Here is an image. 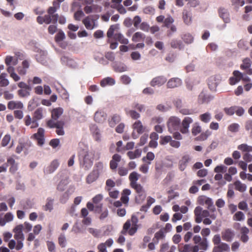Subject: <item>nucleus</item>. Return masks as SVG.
I'll list each match as a JSON object with an SVG mask.
<instances>
[{
    "instance_id": "nucleus-31",
    "label": "nucleus",
    "mask_w": 252,
    "mask_h": 252,
    "mask_svg": "<svg viewBox=\"0 0 252 252\" xmlns=\"http://www.w3.org/2000/svg\"><path fill=\"white\" fill-rule=\"evenodd\" d=\"M140 175L135 171L131 172L129 175V180L130 185L137 183V181L139 179Z\"/></svg>"
},
{
    "instance_id": "nucleus-52",
    "label": "nucleus",
    "mask_w": 252,
    "mask_h": 252,
    "mask_svg": "<svg viewBox=\"0 0 252 252\" xmlns=\"http://www.w3.org/2000/svg\"><path fill=\"white\" fill-rule=\"evenodd\" d=\"M245 219V215L241 211L236 212L233 216V220L237 221H242Z\"/></svg>"
},
{
    "instance_id": "nucleus-34",
    "label": "nucleus",
    "mask_w": 252,
    "mask_h": 252,
    "mask_svg": "<svg viewBox=\"0 0 252 252\" xmlns=\"http://www.w3.org/2000/svg\"><path fill=\"white\" fill-rule=\"evenodd\" d=\"M164 237L165 234L163 230L162 229H160L158 231L155 233L153 241L156 244H157L158 243L159 240L163 239L164 238Z\"/></svg>"
},
{
    "instance_id": "nucleus-45",
    "label": "nucleus",
    "mask_w": 252,
    "mask_h": 252,
    "mask_svg": "<svg viewBox=\"0 0 252 252\" xmlns=\"http://www.w3.org/2000/svg\"><path fill=\"white\" fill-rule=\"evenodd\" d=\"M240 126L237 123H232L228 126V130L232 133H236L239 131Z\"/></svg>"
},
{
    "instance_id": "nucleus-61",
    "label": "nucleus",
    "mask_w": 252,
    "mask_h": 252,
    "mask_svg": "<svg viewBox=\"0 0 252 252\" xmlns=\"http://www.w3.org/2000/svg\"><path fill=\"white\" fill-rule=\"evenodd\" d=\"M155 155L153 153L149 152H148L146 157H144L142 158V160L144 162H147L146 160H148L149 161H150L154 160L155 158Z\"/></svg>"
},
{
    "instance_id": "nucleus-44",
    "label": "nucleus",
    "mask_w": 252,
    "mask_h": 252,
    "mask_svg": "<svg viewBox=\"0 0 252 252\" xmlns=\"http://www.w3.org/2000/svg\"><path fill=\"white\" fill-rule=\"evenodd\" d=\"M191 249V246L189 244H180L178 247L179 252H190Z\"/></svg>"
},
{
    "instance_id": "nucleus-63",
    "label": "nucleus",
    "mask_w": 252,
    "mask_h": 252,
    "mask_svg": "<svg viewBox=\"0 0 252 252\" xmlns=\"http://www.w3.org/2000/svg\"><path fill=\"white\" fill-rule=\"evenodd\" d=\"M46 244L48 250L50 252H56V246L53 242L48 241Z\"/></svg>"
},
{
    "instance_id": "nucleus-13",
    "label": "nucleus",
    "mask_w": 252,
    "mask_h": 252,
    "mask_svg": "<svg viewBox=\"0 0 252 252\" xmlns=\"http://www.w3.org/2000/svg\"><path fill=\"white\" fill-rule=\"evenodd\" d=\"M121 160V156L118 154H115L112 156V159L110 161V168L112 170H116L118 163Z\"/></svg>"
},
{
    "instance_id": "nucleus-46",
    "label": "nucleus",
    "mask_w": 252,
    "mask_h": 252,
    "mask_svg": "<svg viewBox=\"0 0 252 252\" xmlns=\"http://www.w3.org/2000/svg\"><path fill=\"white\" fill-rule=\"evenodd\" d=\"M201 131V127L199 125V124L197 123H195L193 124L192 129H191V133L193 135L196 136Z\"/></svg>"
},
{
    "instance_id": "nucleus-43",
    "label": "nucleus",
    "mask_w": 252,
    "mask_h": 252,
    "mask_svg": "<svg viewBox=\"0 0 252 252\" xmlns=\"http://www.w3.org/2000/svg\"><path fill=\"white\" fill-rule=\"evenodd\" d=\"M7 74L5 73H2L0 75V86L5 87L9 84L8 80L5 78Z\"/></svg>"
},
{
    "instance_id": "nucleus-15",
    "label": "nucleus",
    "mask_w": 252,
    "mask_h": 252,
    "mask_svg": "<svg viewBox=\"0 0 252 252\" xmlns=\"http://www.w3.org/2000/svg\"><path fill=\"white\" fill-rule=\"evenodd\" d=\"M182 80L179 78H172L169 80L167 83L168 88H175L181 85Z\"/></svg>"
},
{
    "instance_id": "nucleus-9",
    "label": "nucleus",
    "mask_w": 252,
    "mask_h": 252,
    "mask_svg": "<svg viewBox=\"0 0 252 252\" xmlns=\"http://www.w3.org/2000/svg\"><path fill=\"white\" fill-rule=\"evenodd\" d=\"M130 186L132 188L134 189L136 193L138 194V196L136 197V199H137L138 197L139 198V199L142 201L145 199L146 194L143 187L140 184L136 183L130 185Z\"/></svg>"
},
{
    "instance_id": "nucleus-62",
    "label": "nucleus",
    "mask_w": 252,
    "mask_h": 252,
    "mask_svg": "<svg viewBox=\"0 0 252 252\" xmlns=\"http://www.w3.org/2000/svg\"><path fill=\"white\" fill-rule=\"evenodd\" d=\"M236 108H237V106H234L229 108H225L224 111L227 115L231 116L235 113Z\"/></svg>"
},
{
    "instance_id": "nucleus-47",
    "label": "nucleus",
    "mask_w": 252,
    "mask_h": 252,
    "mask_svg": "<svg viewBox=\"0 0 252 252\" xmlns=\"http://www.w3.org/2000/svg\"><path fill=\"white\" fill-rule=\"evenodd\" d=\"M53 199L51 198H48L47 199V202L43 206V209L44 211H51L53 209Z\"/></svg>"
},
{
    "instance_id": "nucleus-51",
    "label": "nucleus",
    "mask_w": 252,
    "mask_h": 252,
    "mask_svg": "<svg viewBox=\"0 0 252 252\" xmlns=\"http://www.w3.org/2000/svg\"><path fill=\"white\" fill-rule=\"evenodd\" d=\"M171 138V136L169 135L160 136L159 144L161 145H164L167 144L168 143H170Z\"/></svg>"
},
{
    "instance_id": "nucleus-55",
    "label": "nucleus",
    "mask_w": 252,
    "mask_h": 252,
    "mask_svg": "<svg viewBox=\"0 0 252 252\" xmlns=\"http://www.w3.org/2000/svg\"><path fill=\"white\" fill-rule=\"evenodd\" d=\"M170 45L171 47L173 48H178L181 49L182 42L180 40L174 39L171 41Z\"/></svg>"
},
{
    "instance_id": "nucleus-48",
    "label": "nucleus",
    "mask_w": 252,
    "mask_h": 252,
    "mask_svg": "<svg viewBox=\"0 0 252 252\" xmlns=\"http://www.w3.org/2000/svg\"><path fill=\"white\" fill-rule=\"evenodd\" d=\"M119 28V25L117 24L111 25L109 28L107 32V36L108 38H111L115 34H114V31Z\"/></svg>"
},
{
    "instance_id": "nucleus-17",
    "label": "nucleus",
    "mask_w": 252,
    "mask_h": 252,
    "mask_svg": "<svg viewBox=\"0 0 252 252\" xmlns=\"http://www.w3.org/2000/svg\"><path fill=\"white\" fill-rule=\"evenodd\" d=\"M213 98V96L206 94L204 92H202L198 96V101L200 104L208 103Z\"/></svg>"
},
{
    "instance_id": "nucleus-49",
    "label": "nucleus",
    "mask_w": 252,
    "mask_h": 252,
    "mask_svg": "<svg viewBox=\"0 0 252 252\" xmlns=\"http://www.w3.org/2000/svg\"><path fill=\"white\" fill-rule=\"evenodd\" d=\"M238 149L242 152H252V146L248 145L246 144H242L238 146Z\"/></svg>"
},
{
    "instance_id": "nucleus-14",
    "label": "nucleus",
    "mask_w": 252,
    "mask_h": 252,
    "mask_svg": "<svg viewBox=\"0 0 252 252\" xmlns=\"http://www.w3.org/2000/svg\"><path fill=\"white\" fill-rule=\"evenodd\" d=\"M113 244V240L109 238L105 243H101L97 246L98 252H107L106 247H111Z\"/></svg>"
},
{
    "instance_id": "nucleus-2",
    "label": "nucleus",
    "mask_w": 252,
    "mask_h": 252,
    "mask_svg": "<svg viewBox=\"0 0 252 252\" xmlns=\"http://www.w3.org/2000/svg\"><path fill=\"white\" fill-rule=\"evenodd\" d=\"M93 160V154L89 151L85 152L80 157V165L85 170H88L92 166Z\"/></svg>"
},
{
    "instance_id": "nucleus-25",
    "label": "nucleus",
    "mask_w": 252,
    "mask_h": 252,
    "mask_svg": "<svg viewBox=\"0 0 252 252\" xmlns=\"http://www.w3.org/2000/svg\"><path fill=\"white\" fill-rule=\"evenodd\" d=\"M190 158L189 155L183 156L182 159L179 161V169L183 171L186 168L187 163L189 161Z\"/></svg>"
},
{
    "instance_id": "nucleus-26",
    "label": "nucleus",
    "mask_w": 252,
    "mask_h": 252,
    "mask_svg": "<svg viewBox=\"0 0 252 252\" xmlns=\"http://www.w3.org/2000/svg\"><path fill=\"white\" fill-rule=\"evenodd\" d=\"M7 107L10 110L22 109L23 107V104L20 101H10L8 103Z\"/></svg>"
},
{
    "instance_id": "nucleus-22",
    "label": "nucleus",
    "mask_w": 252,
    "mask_h": 252,
    "mask_svg": "<svg viewBox=\"0 0 252 252\" xmlns=\"http://www.w3.org/2000/svg\"><path fill=\"white\" fill-rule=\"evenodd\" d=\"M99 174L96 171H92L86 177V183L90 184L95 181L99 177Z\"/></svg>"
},
{
    "instance_id": "nucleus-58",
    "label": "nucleus",
    "mask_w": 252,
    "mask_h": 252,
    "mask_svg": "<svg viewBox=\"0 0 252 252\" xmlns=\"http://www.w3.org/2000/svg\"><path fill=\"white\" fill-rule=\"evenodd\" d=\"M115 186V182L112 179H109L106 181V189L108 191H110L112 188Z\"/></svg>"
},
{
    "instance_id": "nucleus-10",
    "label": "nucleus",
    "mask_w": 252,
    "mask_h": 252,
    "mask_svg": "<svg viewBox=\"0 0 252 252\" xmlns=\"http://www.w3.org/2000/svg\"><path fill=\"white\" fill-rule=\"evenodd\" d=\"M252 62L249 58H246L242 61V63L240 65V68L242 70H247L246 73L249 75L252 74V68L250 67L252 65Z\"/></svg>"
},
{
    "instance_id": "nucleus-21",
    "label": "nucleus",
    "mask_w": 252,
    "mask_h": 252,
    "mask_svg": "<svg viewBox=\"0 0 252 252\" xmlns=\"http://www.w3.org/2000/svg\"><path fill=\"white\" fill-rule=\"evenodd\" d=\"M106 119V114L102 111H96L94 116V120L98 123L103 122Z\"/></svg>"
},
{
    "instance_id": "nucleus-3",
    "label": "nucleus",
    "mask_w": 252,
    "mask_h": 252,
    "mask_svg": "<svg viewBox=\"0 0 252 252\" xmlns=\"http://www.w3.org/2000/svg\"><path fill=\"white\" fill-rule=\"evenodd\" d=\"M59 8L60 4L57 1H53V6H50L47 10L48 14L45 15L43 16L45 24H49L52 23L51 15L56 13Z\"/></svg>"
},
{
    "instance_id": "nucleus-30",
    "label": "nucleus",
    "mask_w": 252,
    "mask_h": 252,
    "mask_svg": "<svg viewBox=\"0 0 252 252\" xmlns=\"http://www.w3.org/2000/svg\"><path fill=\"white\" fill-rule=\"evenodd\" d=\"M235 189L241 192H243L246 191L247 189V186L240 181H236L234 183Z\"/></svg>"
},
{
    "instance_id": "nucleus-16",
    "label": "nucleus",
    "mask_w": 252,
    "mask_h": 252,
    "mask_svg": "<svg viewBox=\"0 0 252 252\" xmlns=\"http://www.w3.org/2000/svg\"><path fill=\"white\" fill-rule=\"evenodd\" d=\"M229 251V246L226 243L221 242L213 248L212 252H228Z\"/></svg>"
},
{
    "instance_id": "nucleus-50",
    "label": "nucleus",
    "mask_w": 252,
    "mask_h": 252,
    "mask_svg": "<svg viewBox=\"0 0 252 252\" xmlns=\"http://www.w3.org/2000/svg\"><path fill=\"white\" fill-rule=\"evenodd\" d=\"M211 118V114L208 112L202 114L199 116V119L205 123H208L210 121Z\"/></svg>"
},
{
    "instance_id": "nucleus-24",
    "label": "nucleus",
    "mask_w": 252,
    "mask_h": 252,
    "mask_svg": "<svg viewBox=\"0 0 252 252\" xmlns=\"http://www.w3.org/2000/svg\"><path fill=\"white\" fill-rule=\"evenodd\" d=\"M219 13L220 16L223 19L225 23H227L229 22L230 18L227 9L224 8H220L219 10Z\"/></svg>"
},
{
    "instance_id": "nucleus-4",
    "label": "nucleus",
    "mask_w": 252,
    "mask_h": 252,
    "mask_svg": "<svg viewBox=\"0 0 252 252\" xmlns=\"http://www.w3.org/2000/svg\"><path fill=\"white\" fill-rule=\"evenodd\" d=\"M181 125L180 119L176 117H171L167 123V127L170 132L172 133L175 130L180 129Z\"/></svg>"
},
{
    "instance_id": "nucleus-7",
    "label": "nucleus",
    "mask_w": 252,
    "mask_h": 252,
    "mask_svg": "<svg viewBox=\"0 0 252 252\" xmlns=\"http://www.w3.org/2000/svg\"><path fill=\"white\" fill-rule=\"evenodd\" d=\"M32 137L37 141L39 146H42L45 141L44 129L41 127L39 128L37 132L34 133Z\"/></svg>"
},
{
    "instance_id": "nucleus-39",
    "label": "nucleus",
    "mask_w": 252,
    "mask_h": 252,
    "mask_svg": "<svg viewBox=\"0 0 252 252\" xmlns=\"http://www.w3.org/2000/svg\"><path fill=\"white\" fill-rule=\"evenodd\" d=\"M43 108H37L33 113V119L36 120H39L42 119L43 116Z\"/></svg>"
},
{
    "instance_id": "nucleus-33",
    "label": "nucleus",
    "mask_w": 252,
    "mask_h": 252,
    "mask_svg": "<svg viewBox=\"0 0 252 252\" xmlns=\"http://www.w3.org/2000/svg\"><path fill=\"white\" fill-rule=\"evenodd\" d=\"M145 38V35L141 32H136L132 37V40L133 42H137L141 40H144Z\"/></svg>"
},
{
    "instance_id": "nucleus-42",
    "label": "nucleus",
    "mask_w": 252,
    "mask_h": 252,
    "mask_svg": "<svg viewBox=\"0 0 252 252\" xmlns=\"http://www.w3.org/2000/svg\"><path fill=\"white\" fill-rule=\"evenodd\" d=\"M59 121L57 119H54L51 118V119L47 121L46 126L50 128H56L58 125Z\"/></svg>"
},
{
    "instance_id": "nucleus-29",
    "label": "nucleus",
    "mask_w": 252,
    "mask_h": 252,
    "mask_svg": "<svg viewBox=\"0 0 252 252\" xmlns=\"http://www.w3.org/2000/svg\"><path fill=\"white\" fill-rule=\"evenodd\" d=\"M63 113V109L59 107L55 108L51 111V118L58 120Z\"/></svg>"
},
{
    "instance_id": "nucleus-1",
    "label": "nucleus",
    "mask_w": 252,
    "mask_h": 252,
    "mask_svg": "<svg viewBox=\"0 0 252 252\" xmlns=\"http://www.w3.org/2000/svg\"><path fill=\"white\" fill-rule=\"evenodd\" d=\"M138 219L135 215H132L131 219L127 220L124 224L123 229L121 232L123 235L128 234L133 236L137 232L138 228Z\"/></svg>"
},
{
    "instance_id": "nucleus-56",
    "label": "nucleus",
    "mask_w": 252,
    "mask_h": 252,
    "mask_svg": "<svg viewBox=\"0 0 252 252\" xmlns=\"http://www.w3.org/2000/svg\"><path fill=\"white\" fill-rule=\"evenodd\" d=\"M151 162L147 161V164H143L139 167V171L144 174H146L148 172L149 164H150Z\"/></svg>"
},
{
    "instance_id": "nucleus-6",
    "label": "nucleus",
    "mask_w": 252,
    "mask_h": 252,
    "mask_svg": "<svg viewBox=\"0 0 252 252\" xmlns=\"http://www.w3.org/2000/svg\"><path fill=\"white\" fill-rule=\"evenodd\" d=\"M193 122V120L189 117H186L180 126V131L183 134H187L189 132V125Z\"/></svg>"
},
{
    "instance_id": "nucleus-35",
    "label": "nucleus",
    "mask_w": 252,
    "mask_h": 252,
    "mask_svg": "<svg viewBox=\"0 0 252 252\" xmlns=\"http://www.w3.org/2000/svg\"><path fill=\"white\" fill-rule=\"evenodd\" d=\"M64 126V122L63 121H59L58 125L56 126V132L58 135H63L64 131L63 130V126Z\"/></svg>"
},
{
    "instance_id": "nucleus-37",
    "label": "nucleus",
    "mask_w": 252,
    "mask_h": 252,
    "mask_svg": "<svg viewBox=\"0 0 252 252\" xmlns=\"http://www.w3.org/2000/svg\"><path fill=\"white\" fill-rule=\"evenodd\" d=\"M125 111L126 115L129 116L132 119L137 120L140 117L139 113L133 110H128L125 109Z\"/></svg>"
},
{
    "instance_id": "nucleus-57",
    "label": "nucleus",
    "mask_w": 252,
    "mask_h": 252,
    "mask_svg": "<svg viewBox=\"0 0 252 252\" xmlns=\"http://www.w3.org/2000/svg\"><path fill=\"white\" fill-rule=\"evenodd\" d=\"M11 139V136L9 134H6L4 135L2 139L1 145L2 147L6 146L9 143Z\"/></svg>"
},
{
    "instance_id": "nucleus-60",
    "label": "nucleus",
    "mask_w": 252,
    "mask_h": 252,
    "mask_svg": "<svg viewBox=\"0 0 252 252\" xmlns=\"http://www.w3.org/2000/svg\"><path fill=\"white\" fill-rule=\"evenodd\" d=\"M227 170V167L223 165H218L214 169V172L217 173H224Z\"/></svg>"
},
{
    "instance_id": "nucleus-38",
    "label": "nucleus",
    "mask_w": 252,
    "mask_h": 252,
    "mask_svg": "<svg viewBox=\"0 0 252 252\" xmlns=\"http://www.w3.org/2000/svg\"><path fill=\"white\" fill-rule=\"evenodd\" d=\"M58 33L55 37V41L57 43H60L65 38V34L61 30H59Z\"/></svg>"
},
{
    "instance_id": "nucleus-23",
    "label": "nucleus",
    "mask_w": 252,
    "mask_h": 252,
    "mask_svg": "<svg viewBox=\"0 0 252 252\" xmlns=\"http://www.w3.org/2000/svg\"><path fill=\"white\" fill-rule=\"evenodd\" d=\"M132 128L135 130L138 134L143 133L145 130V127H144L141 122L139 120L136 121L132 125Z\"/></svg>"
},
{
    "instance_id": "nucleus-54",
    "label": "nucleus",
    "mask_w": 252,
    "mask_h": 252,
    "mask_svg": "<svg viewBox=\"0 0 252 252\" xmlns=\"http://www.w3.org/2000/svg\"><path fill=\"white\" fill-rule=\"evenodd\" d=\"M245 129L250 132V135L252 136V120H247L245 123Z\"/></svg>"
},
{
    "instance_id": "nucleus-19",
    "label": "nucleus",
    "mask_w": 252,
    "mask_h": 252,
    "mask_svg": "<svg viewBox=\"0 0 252 252\" xmlns=\"http://www.w3.org/2000/svg\"><path fill=\"white\" fill-rule=\"evenodd\" d=\"M59 162L58 160L55 159L52 161L50 165H49L45 169V172L47 174H51L54 172L59 167Z\"/></svg>"
},
{
    "instance_id": "nucleus-64",
    "label": "nucleus",
    "mask_w": 252,
    "mask_h": 252,
    "mask_svg": "<svg viewBox=\"0 0 252 252\" xmlns=\"http://www.w3.org/2000/svg\"><path fill=\"white\" fill-rule=\"evenodd\" d=\"M128 169L124 167H119L118 169V173L120 176H126L128 173Z\"/></svg>"
},
{
    "instance_id": "nucleus-40",
    "label": "nucleus",
    "mask_w": 252,
    "mask_h": 252,
    "mask_svg": "<svg viewBox=\"0 0 252 252\" xmlns=\"http://www.w3.org/2000/svg\"><path fill=\"white\" fill-rule=\"evenodd\" d=\"M67 240L64 234H61L58 237V243L61 248H64L66 245Z\"/></svg>"
},
{
    "instance_id": "nucleus-27",
    "label": "nucleus",
    "mask_w": 252,
    "mask_h": 252,
    "mask_svg": "<svg viewBox=\"0 0 252 252\" xmlns=\"http://www.w3.org/2000/svg\"><path fill=\"white\" fill-rule=\"evenodd\" d=\"M114 39L118 41L121 44H127L128 43V40L125 38L124 36L121 33H116L114 35Z\"/></svg>"
},
{
    "instance_id": "nucleus-11",
    "label": "nucleus",
    "mask_w": 252,
    "mask_h": 252,
    "mask_svg": "<svg viewBox=\"0 0 252 252\" xmlns=\"http://www.w3.org/2000/svg\"><path fill=\"white\" fill-rule=\"evenodd\" d=\"M82 22L88 30H91L96 27L95 20L93 18L92 16L86 17L83 19Z\"/></svg>"
},
{
    "instance_id": "nucleus-20",
    "label": "nucleus",
    "mask_w": 252,
    "mask_h": 252,
    "mask_svg": "<svg viewBox=\"0 0 252 252\" xmlns=\"http://www.w3.org/2000/svg\"><path fill=\"white\" fill-rule=\"evenodd\" d=\"M182 14H183L182 18H183L184 22L186 25H188L190 24L191 23V21H192L191 13L190 11H189L186 9H184L183 11Z\"/></svg>"
},
{
    "instance_id": "nucleus-28",
    "label": "nucleus",
    "mask_w": 252,
    "mask_h": 252,
    "mask_svg": "<svg viewBox=\"0 0 252 252\" xmlns=\"http://www.w3.org/2000/svg\"><path fill=\"white\" fill-rule=\"evenodd\" d=\"M115 83V80L109 77H107L103 79L100 83V86L102 87H105L107 85L112 86Z\"/></svg>"
},
{
    "instance_id": "nucleus-41",
    "label": "nucleus",
    "mask_w": 252,
    "mask_h": 252,
    "mask_svg": "<svg viewBox=\"0 0 252 252\" xmlns=\"http://www.w3.org/2000/svg\"><path fill=\"white\" fill-rule=\"evenodd\" d=\"M197 245L200 250L206 251L208 248V242L207 238H202V240Z\"/></svg>"
},
{
    "instance_id": "nucleus-12",
    "label": "nucleus",
    "mask_w": 252,
    "mask_h": 252,
    "mask_svg": "<svg viewBox=\"0 0 252 252\" xmlns=\"http://www.w3.org/2000/svg\"><path fill=\"white\" fill-rule=\"evenodd\" d=\"M167 81V79L163 76H158L154 78L150 82V85L152 87L156 86H161L163 85Z\"/></svg>"
},
{
    "instance_id": "nucleus-5",
    "label": "nucleus",
    "mask_w": 252,
    "mask_h": 252,
    "mask_svg": "<svg viewBox=\"0 0 252 252\" xmlns=\"http://www.w3.org/2000/svg\"><path fill=\"white\" fill-rule=\"evenodd\" d=\"M197 202L200 205H203L204 204H206L207 205V209L211 212H214L216 211V208L213 205V202L211 198L205 195H201L198 197Z\"/></svg>"
},
{
    "instance_id": "nucleus-32",
    "label": "nucleus",
    "mask_w": 252,
    "mask_h": 252,
    "mask_svg": "<svg viewBox=\"0 0 252 252\" xmlns=\"http://www.w3.org/2000/svg\"><path fill=\"white\" fill-rule=\"evenodd\" d=\"M141 154V151L139 149H136L134 151H129L126 154L127 157L130 159L139 158Z\"/></svg>"
},
{
    "instance_id": "nucleus-18",
    "label": "nucleus",
    "mask_w": 252,
    "mask_h": 252,
    "mask_svg": "<svg viewBox=\"0 0 252 252\" xmlns=\"http://www.w3.org/2000/svg\"><path fill=\"white\" fill-rule=\"evenodd\" d=\"M174 21L173 18L171 16H169L164 19L163 23L164 26L168 28H170V30L172 32L176 31V28L175 26L172 25L174 22Z\"/></svg>"
},
{
    "instance_id": "nucleus-8",
    "label": "nucleus",
    "mask_w": 252,
    "mask_h": 252,
    "mask_svg": "<svg viewBox=\"0 0 252 252\" xmlns=\"http://www.w3.org/2000/svg\"><path fill=\"white\" fill-rule=\"evenodd\" d=\"M222 239L226 242H231L234 237L235 233L230 228H226L221 232Z\"/></svg>"
},
{
    "instance_id": "nucleus-53",
    "label": "nucleus",
    "mask_w": 252,
    "mask_h": 252,
    "mask_svg": "<svg viewBox=\"0 0 252 252\" xmlns=\"http://www.w3.org/2000/svg\"><path fill=\"white\" fill-rule=\"evenodd\" d=\"M31 90H28L27 89H20L18 91V94L21 97H27L30 95V91Z\"/></svg>"
},
{
    "instance_id": "nucleus-59",
    "label": "nucleus",
    "mask_w": 252,
    "mask_h": 252,
    "mask_svg": "<svg viewBox=\"0 0 252 252\" xmlns=\"http://www.w3.org/2000/svg\"><path fill=\"white\" fill-rule=\"evenodd\" d=\"M103 169V164L101 162H98L95 163L93 171H96L99 174Z\"/></svg>"
},
{
    "instance_id": "nucleus-36",
    "label": "nucleus",
    "mask_w": 252,
    "mask_h": 252,
    "mask_svg": "<svg viewBox=\"0 0 252 252\" xmlns=\"http://www.w3.org/2000/svg\"><path fill=\"white\" fill-rule=\"evenodd\" d=\"M120 121L121 117L120 115L115 114L111 117V119L109 121V125L111 127H113Z\"/></svg>"
}]
</instances>
